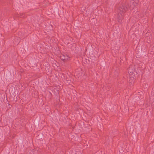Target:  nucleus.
Masks as SVG:
<instances>
[{
  "label": "nucleus",
  "instance_id": "f03ea898",
  "mask_svg": "<svg viewBox=\"0 0 154 154\" xmlns=\"http://www.w3.org/2000/svg\"><path fill=\"white\" fill-rule=\"evenodd\" d=\"M86 62H87V63H88V62H87V61H86Z\"/></svg>",
  "mask_w": 154,
  "mask_h": 154
},
{
  "label": "nucleus",
  "instance_id": "f257e3e1",
  "mask_svg": "<svg viewBox=\"0 0 154 154\" xmlns=\"http://www.w3.org/2000/svg\"><path fill=\"white\" fill-rule=\"evenodd\" d=\"M130 69H129L128 72L129 74L130 78V82H134V78L133 77V76L134 75L133 74V72L131 73V72Z\"/></svg>",
  "mask_w": 154,
  "mask_h": 154
}]
</instances>
